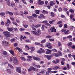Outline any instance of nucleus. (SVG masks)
<instances>
[{
    "mask_svg": "<svg viewBox=\"0 0 75 75\" xmlns=\"http://www.w3.org/2000/svg\"><path fill=\"white\" fill-rule=\"evenodd\" d=\"M30 68H31L32 70H33V71H35V68H34V67L33 66H31L30 67Z\"/></svg>",
    "mask_w": 75,
    "mask_h": 75,
    "instance_id": "nucleus-35",
    "label": "nucleus"
},
{
    "mask_svg": "<svg viewBox=\"0 0 75 75\" xmlns=\"http://www.w3.org/2000/svg\"><path fill=\"white\" fill-rule=\"evenodd\" d=\"M22 1L24 4H27V2L25 1V0H22Z\"/></svg>",
    "mask_w": 75,
    "mask_h": 75,
    "instance_id": "nucleus-57",
    "label": "nucleus"
},
{
    "mask_svg": "<svg viewBox=\"0 0 75 75\" xmlns=\"http://www.w3.org/2000/svg\"><path fill=\"white\" fill-rule=\"evenodd\" d=\"M69 12H70V13H72V14H74L75 12L74 10L72 9H69Z\"/></svg>",
    "mask_w": 75,
    "mask_h": 75,
    "instance_id": "nucleus-21",
    "label": "nucleus"
},
{
    "mask_svg": "<svg viewBox=\"0 0 75 75\" xmlns=\"http://www.w3.org/2000/svg\"><path fill=\"white\" fill-rule=\"evenodd\" d=\"M58 10H59V12H61L62 11V8H59L58 9Z\"/></svg>",
    "mask_w": 75,
    "mask_h": 75,
    "instance_id": "nucleus-58",
    "label": "nucleus"
},
{
    "mask_svg": "<svg viewBox=\"0 0 75 75\" xmlns=\"http://www.w3.org/2000/svg\"><path fill=\"white\" fill-rule=\"evenodd\" d=\"M35 11L36 14H40V11L39 10H35Z\"/></svg>",
    "mask_w": 75,
    "mask_h": 75,
    "instance_id": "nucleus-22",
    "label": "nucleus"
},
{
    "mask_svg": "<svg viewBox=\"0 0 75 75\" xmlns=\"http://www.w3.org/2000/svg\"><path fill=\"white\" fill-rule=\"evenodd\" d=\"M54 56H55V57H59L60 55L58 53H55Z\"/></svg>",
    "mask_w": 75,
    "mask_h": 75,
    "instance_id": "nucleus-37",
    "label": "nucleus"
},
{
    "mask_svg": "<svg viewBox=\"0 0 75 75\" xmlns=\"http://www.w3.org/2000/svg\"><path fill=\"white\" fill-rule=\"evenodd\" d=\"M51 33H55L56 32V29L55 28V27L53 26L51 28Z\"/></svg>",
    "mask_w": 75,
    "mask_h": 75,
    "instance_id": "nucleus-4",
    "label": "nucleus"
},
{
    "mask_svg": "<svg viewBox=\"0 0 75 75\" xmlns=\"http://www.w3.org/2000/svg\"><path fill=\"white\" fill-rule=\"evenodd\" d=\"M15 50H17L19 51L20 52H23V50H22V49H20V48L18 47L15 48Z\"/></svg>",
    "mask_w": 75,
    "mask_h": 75,
    "instance_id": "nucleus-6",
    "label": "nucleus"
},
{
    "mask_svg": "<svg viewBox=\"0 0 75 75\" xmlns=\"http://www.w3.org/2000/svg\"><path fill=\"white\" fill-rule=\"evenodd\" d=\"M38 32L39 34H41V30L40 29H38Z\"/></svg>",
    "mask_w": 75,
    "mask_h": 75,
    "instance_id": "nucleus-56",
    "label": "nucleus"
},
{
    "mask_svg": "<svg viewBox=\"0 0 75 75\" xmlns=\"http://www.w3.org/2000/svg\"><path fill=\"white\" fill-rule=\"evenodd\" d=\"M3 55H7V52L6 51H4L2 53Z\"/></svg>",
    "mask_w": 75,
    "mask_h": 75,
    "instance_id": "nucleus-26",
    "label": "nucleus"
},
{
    "mask_svg": "<svg viewBox=\"0 0 75 75\" xmlns=\"http://www.w3.org/2000/svg\"><path fill=\"white\" fill-rule=\"evenodd\" d=\"M33 58L34 60H36V61H40V60H41V59L39 57L33 56Z\"/></svg>",
    "mask_w": 75,
    "mask_h": 75,
    "instance_id": "nucleus-7",
    "label": "nucleus"
},
{
    "mask_svg": "<svg viewBox=\"0 0 75 75\" xmlns=\"http://www.w3.org/2000/svg\"><path fill=\"white\" fill-rule=\"evenodd\" d=\"M40 50H41L42 52V53H43L44 52V53H45V50H44V49L42 48H40Z\"/></svg>",
    "mask_w": 75,
    "mask_h": 75,
    "instance_id": "nucleus-28",
    "label": "nucleus"
},
{
    "mask_svg": "<svg viewBox=\"0 0 75 75\" xmlns=\"http://www.w3.org/2000/svg\"><path fill=\"white\" fill-rule=\"evenodd\" d=\"M72 37V36L71 35H69L67 37V38H71Z\"/></svg>",
    "mask_w": 75,
    "mask_h": 75,
    "instance_id": "nucleus-63",
    "label": "nucleus"
},
{
    "mask_svg": "<svg viewBox=\"0 0 75 75\" xmlns=\"http://www.w3.org/2000/svg\"><path fill=\"white\" fill-rule=\"evenodd\" d=\"M20 58L22 61H26V59L23 57L21 56V57Z\"/></svg>",
    "mask_w": 75,
    "mask_h": 75,
    "instance_id": "nucleus-19",
    "label": "nucleus"
},
{
    "mask_svg": "<svg viewBox=\"0 0 75 75\" xmlns=\"http://www.w3.org/2000/svg\"><path fill=\"white\" fill-rule=\"evenodd\" d=\"M23 25L25 28H27L28 27V25H25L24 24Z\"/></svg>",
    "mask_w": 75,
    "mask_h": 75,
    "instance_id": "nucleus-52",
    "label": "nucleus"
},
{
    "mask_svg": "<svg viewBox=\"0 0 75 75\" xmlns=\"http://www.w3.org/2000/svg\"><path fill=\"white\" fill-rule=\"evenodd\" d=\"M59 66H55L53 68V70H57L58 69H59Z\"/></svg>",
    "mask_w": 75,
    "mask_h": 75,
    "instance_id": "nucleus-14",
    "label": "nucleus"
},
{
    "mask_svg": "<svg viewBox=\"0 0 75 75\" xmlns=\"http://www.w3.org/2000/svg\"><path fill=\"white\" fill-rule=\"evenodd\" d=\"M72 44V43L71 42H70L69 43L67 44V46L69 47V48L71 47V45Z\"/></svg>",
    "mask_w": 75,
    "mask_h": 75,
    "instance_id": "nucleus-15",
    "label": "nucleus"
},
{
    "mask_svg": "<svg viewBox=\"0 0 75 75\" xmlns=\"http://www.w3.org/2000/svg\"><path fill=\"white\" fill-rule=\"evenodd\" d=\"M7 29L8 31H10L12 33H13V30H14V28H10L9 27L7 28Z\"/></svg>",
    "mask_w": 75,
    "mask_h": 75,
    "instance_id": "nucleus-9",
    "label": "nucleus"
},
{
    "mask_svg": "<svg viewBox=\"0 0 75 75\" xmlns=\"http://www.w3.org/2000/svg\"><path fill=\"white\" fill-rule=\"evenodd\" d=\"M58 52L59 54V55H60V56H62V53L60 51H59Z\"/></svg>",
    "mask_w": 75,
    "mask_h": 75,
    "instance_id": "nucleus-50",
    "label": "nucleus"
},
{
    "mask_svg": "<svg viewBox=\"0 0 75 75\" xmlns=\"http://www.w3.org/2000/svg\"><path fill=\"white\" fill-rule=\"evenodd\" d=\"M55 3H54L53 1H51L50 2V5L51 6H53V4H54V5H55Z\"/></svg>",
    "mask_w": 75,
    "mask_h": 75,
    "instance_id": "nucleus-18",
    "label": "nucleus"
},
{
    "mask_svg": "<svg viewBox=\"0 0 75 75\" xmlns=\"http://www.w3.org/2000/svg\"><path fill=\"white\" fill-rule=\"evenodd\" d=\"M3 34L5 35V37H9L10 36V33L9 32L6 31L4 32Z\"/></svg>",
    "mask_w": 75,
    "mask_h": 75,
    "instance_id": "nucleus-1",
    "label": "nucleus"
},
{
    "mask_svg": "<svg viewBox=\"0 0 75 75\" xmlns=\"http://www.w3.org/2000/svg\"><path fill=\"white\" fill-rule=\"evenodd\" d=\"M63 10L64 11H68V8H65L63 9Z\"/></svg>",
    "mask_w": 75,
    "mask_h": 75,
    "instance_id": "nucleus-59",
    "label": "nucleus"
},
{
    "mask_svg": "<svg viewBox=\"0 0 75 75\" xmlns=\"http://www.w3.org/2000/svg\"><path fill=\"white\" fill-rule=\"evenodd\" d=\"M52 51H53V52H58V51L57 50L55 49H52Z\"/></svg>",
    "mask_w": 75,
    "mask_h": 75,
    "instance_id": "nucleus-32",
    "label": "nucleus"
},
{
    "mask_svg": "<svg viewBox=\"0 0 75 75\" xmlns=\"http://www.w3.org/2000/svg\"><path fill=\"white\" fill-rule=\"evenodd\" d=\"M13 62L15 65L18 64V62L16 57H13Z\"/></svg>",
    "mask_w": 75,
    "mask_h": 75,
    "instance_id": "nucleus-2",
    "label": "nucleus"
},
{
    "mask_svg": "<svg viewBox=\"0 0 75 75\" xmlns=\"http://www.w3.org/2000/svg\"><path fill=\"white\" fill-rule=\"evenodd\" d=\"M46 42V40L44 39L41 42V44H43V43H44L45 42Z\"/></svg>",
    "mask_w": 75,
    "mask_h": 75,
    "instance_id": "nucleus-40",
    "label": "nucleus"
},
{
    "mask_svg": "<svg viewBox=\"0 0 75 75\" xmlns=\"http://www.w3.org/2000/svg\"><path fill=\"white\" fill-rule=\"evenodd\" d=\"M73 17H74V15L72 14L70 16V18H71V19H72Z\"/></svg>",
    "mask_w": 75,
    "mask_h": 75,
    "instance_id": "nucleus-49",
    "label": "nucleus"
},
{
    "mask_svg": "<svg viewBox=\"0 0 75 75\" xmlns=\"http://www.w3.org/2000/svg\"><path fill=\"white\" fill-rule=\"evenodd\" d=\"M6 71H7L8 74H11V70L9 69H6Z\"/></svg>",
    "mask_w": 75,
    "mask_h": 75,
    "instance_id": "nucleus-23",
    "label": "nucleus"
},
{
    "mask_svg": "<svg viewBox=\"0 0 75 75\" xmlns=\"http://www.w3.org/2000/svg\"><path fill=\"white\" fill-rule=\"evenodd\" d=\"M9 52L11 54H12V55H13V56L14 55V52L13 51V50H9Z\"/></svg>",
    "mask_w": 75,
    "mask_h": 75,
    "instance_id": "nucleus-17",
    "label": "nucleus"
},
{
    "mask_svg": "<svg viewBox=\"0 0 75 75\" xmlns=\"http://www.w3.org/2000/svg\"><path fill=\"white\" fill-rule=\"evenodd\" d=\"M37 52L39 54H42V51L40 50H39Z\"/></svg>",
    "mask_w": 75,
    "mask_h": 75,
    "instance_id": "nucleus-55",
    "label": "nucleus"
},
{
    "mask_svg": "<svg viewBox=\"0 0 75 75\" xmlns=\"http://www.w3.org/2000/svg\"><path fill=\"white\" fill-rule=\"evenodd\" d=\"M55 21V20H53V21H50L49 22V23L50 24H53L54 22Z\"/></svg>",
    "mask_w": 75,
    "mask_h": 75,
    "instance_id": "nucleus-41",
    "label": "nucleus"
},
{
    "mask_svg": "<svg viewBox=\"0 0 75 75\" xmlns=\"http://www.w3.org/2000/svg\"><path fill=\"white\" fill-rule=\"evenodd\" d=\"M42 13H43L44 14H48V11L45 10H43L42 11Z\"/></svg>",
    "mask_w": 75,
    "mask_h": 75,
    "instance_id": "nucleus-10",
    "label": "nucleus"
},
{
    "mask_svg": "<svg viewBox=\"0 0 75 75\" xmlns=\"http://www.w3.org/2000/svg\"><path fill=\"white\" fill-rule=\"evenodd\" d=\"M35 67L36 68H40L41 67V66H40V65H35Z\"/></svg>",
    "mask_w": 75,
    "mask_h": 75,
    "instance_id": "nucleus-46",
    "label": "nucleus"
},
{
    "mask_svg": "<svg viewBox=\"0 0 75 75\" xmlns=\"http://www.w3.org/2000/svg\"><path fill=\"white\" fill-rule=\"evenodd\" d=\"M30 49L32 51H34L35 50V48L33 47H31Z\"/></svg>",
    "mask_w": 75,
    "mask_h": 75,
    "instance_id": "nucleus-42",
    "label": "nucleus"
},
{
    "mask_svg": "<svg viewBox=\"0 0 75 75\" xmlns=\"http://www.w3.org/2000/svg\"><path fill=\"white\" fill-rule=\"evenodd\" d=\"M16 6V4H15V3H13L12 4H11V6L12 7H14Z\"/></svg>",
    "mask_w": 75,
    "mask_h": 75,
    "instance_id": "nucleus-47",
    "label": "nucleus"
},
{
    "mask_svg": "<svg viewBox=\"0 0 75 75\" xmlns=\"http://www.w3.org/2000/svg\"><path fill=\"white\" fill-rule=\"evenodd\" d=\"M62 60L61 61V65H64V62L65 61V59H64V58H62Z\"/></svg>",
    "mask_w": 75,
    "mask_h": 75,
    "instance_id": "nucleus-12",
    "label": "nucleus"
},
{
    "mask_svg": "<svg viewBox=\"0 0 75 75\" xmlns=\"http://www.w3.org/2000/svg\"><path fill=\"white\" fill-rule=\"evenodd\" d=\"M6 41H2V44L4 45V46H6Z\"/></svg>",
    "mask_w": 75,
    "mask_h": 75,
    "instance_id": "nucleus-20",
    "label": "nucleus"
},
{
    "mask_svg": "<svg viewBox=\"0 0 75 75\" xmlns=\"http://www.w3.org/2000/svg\"><path fill=\"white\" fill-rule=\"evenodd\" d=\"M9 15H10V16H13V13L11 12H9Z\"/></svg>",
    "mask_w": 75,
    "mask_h": 75,
    "instance_id": "nucleus-64",
    "label": "nucleus"
},
{
    "mask_svg": "<svg viewBox=\"0 0 75 75\" xmlns=\"http://www.w3.org/2000/svg\"><path fill=\"white\" fill-rule=\"evenodd\" d=\"M40 17H41L42 18H45V16H44V15H43V14H40Z\"/></svg>",
    "mask_w": 75,
    "mask_h": 75,
    "instance_id": "nucleus-45",
    "label": "nucleus"
},
{
    "mask_svg": "<svg viewBox=\"0 0 75 75\" xmlns=\"http://www.w3.org/2000/svg\"><path fill=\"white\" fill-rule=\"evenodd\" d=\"M7 3L8 6H11V4L10 3V0H8L7 1Z\"/></svg>",
    "mask_w": 75,
    "mask_h": 75,
    "instance_id": "nucleus-11",
    "label": "nucleus"
},
{
    "mask_svg": "<svg viewBox=\"0 0 75 75\" xmlns=\"http://www.w3.org/2000/svg\"><path fill=\"white\" fill-rule=\"evenodd\" d=\"M26 42H31V41L28 39H27L25 40Z\"/></svg>",
    "mask_w": 75,
    "mask_h": 75,
    "instance_id": "nucleus-51",
    "label": "nucleus"
},
{
    "mask_svg": "<svg viewBox=\"0 0 75 75\" xmlns=\"http://www.w3.org/2000/svg\"><path fill=\"white\" fill-rule=\"evenodd\" d=\"M45 57L47 58V59H48V60H50V59H51V56L49 55H45Z\"/></svg>",
    "mask_w": 75,
    "mask_h": 75,
    "instance_id": "nucleus-8",
    "label": "nucleus"
},
{
    "mask_svg": "<svg viewBox=\"0 0 75 75\" xmlns=\"http://www.w3.org/2000/svg\"><path fill=\"white\" fill-rule=\"evenodd\" d=\"M73 28H75V27H74L71 26V27H70V29L71 30H73Z\"/></svg>",
    "mask_w": 75,
    "mask_h": 75,
    "instance_id": "nucleus-60",
    "label": "nucleus"
},
{
    "mask_svg": "<svg viewBox=\"0 0 75 75\" xmlns=\"http://www.w3.org/2000/svg\"><path fill=\"white\" fill-rule=\"evenodd\" d=\"M51 37H52V36L49 35H47L46 37V38H50Z\"/></svg>",
    "mask_w": 75,
    "mask_h": 75,
    "instance_id": "nucleus-48",
    "label": "nucleus"
},
{
    "mask_svg": "<svg viewBox=\"0 0 75 75\" xmlns=\"http://www.w3.org/2000/svg\"><path fill=\"white\" fill-rule=\"evenodd\" d=\"M32 16L33 17H35V18H37V17H38V15H37V14H34V13H33L32 15Z\"/></svg>",
    "mask_w": 75,
    "mask_h": 75,
    "instance_id": "nucleus-25",
    "label": "nucleus"
},
{
    "mask_svg": "<svg viewBox=\"0 0 75 75\" xmlns=\"http://www.w3.org/2000/svg\"><path fill=\"white\" fill-rule=\"evenodd\" d=\"M16 71L17 72L19 73H21V67H18L16 68Z\"/></svg>",
    "mask_w": 75,
    "mask_h": 75,
    "instance_id": "nucleus-3",
    "label": "nucleus"
},
{
    "mask_svg": "<svg viewBox=\"0 0 75 75\" xmlns=\"http://www.w3.org/2000/svg\"><path fill=\"white\" fill-rule=\"evenodd\" d=\"M8 65L9 67H10L11 68H12V69H13L14 68V67H13L11 64H8Z\"/></svg>",
    "mask_w": 75,
    "mask_h": 75,
    "instance_id": "nucleus-33",
    "label": "nucleus"
},
{
    "mask_svg": "<svg viewBox=\"0 0 75 75\" xmlns=\"http://www.w3.org/2000/svg\"><path fill=\"white\" fill-rule=\"evenodd\" d=\"M41 27V24H40L37 25L35 26V27L36 28H38V27Z\"/></svg>",
    "mask_w": 75,
    "mask_h": 75,
    "instance_id": "nucleus-30",
    "label": "nucleus"
},
{
    "mask_svg": "<svg viewBox=\"0 0 75 75\" xmlns=\"http://www.w3.org/2000/svg\"><path fill=\"white\" fill-rule=\"evenodd\" d=\"M70 48H71V49H72V50H74L75 48V45H72L71 47Z\"/></svg>",
    "mask_w": 75,
    "mask_h": 75,
    "instance_id": "nucleus-34",
    "label": "nucleus"
},
{
    "mask_svg": "<svg viewBox=\"0 0 75 75\" xmlns=\"http://www.w3.org/2000/svg\"><path fill=\"white\" fill-rule=\"evenodd\" d=\"M50 56V57H51V58H52V57H54V56H55V53H53L52 54H51Z\"/></svg>",
    "mask_w": 75,
    "mask_h": 75,
    "instance_id": "nucleus-44",
    "label": "nucleus"
},
{
    "mask_svg": "<svg viewBox=\"0 0 75 75\" xmlns=\"http://www.w3.org/2000/svg\"><path fill=\"white\" fill-rule=\"evenodd\" d=\"M38 3L39 4H40V5H42V4H44V1H41V0H39L38 1Z\"/></svg>",
    "mask_w": 75,
    "mask_h": 75,
    "instance_id": "nucleus-13",
    "label": "nucleus"
},
{
    "mask_svg": "<svg viewBox=\"0 0 75 75\" xmlns=\"http://www.w3.org/2000/svg\"><path fill=\"white\" fill-rule=\"evenodd\" d=\"M68 33H69V30H67L64 33V34L66 35L67 34H69Z\"/></svg>",
    "mask_w": 75,
    "mask_h": 75,
    "instance_id": "nucleus-36",
    "label": "nucleus"
},
{
    "mask_svg": "<svg viewBox=\"0 0 75 75\" xmlns=\"http://www.w3.org/2000/svg\"><path fill=\"white\" fill-rule=\"evenodd\" d=\"M9 42H8L7 41H6V44L5 45V46H7L9 45Z\"/></svg>",
    "mask_w": 75,
    "mask_h": 75,
    "instance_id": "nucleus-54",
    "label": "nucleus"
},
{
    "mask_svg": "<svg viewBox=\"0 0 75 75\" xmlns=\"http://www.w3.org/2000/svg\"><path fill=\"white\" fill-rule=\"evenodd\" d=\"M12 23L13 24H14V25H16V26H18V24L16 22H12Z\"/></svg>",
    "mask_w": 75,
    "mask_h": 75,
    "instance_id": "nucleus-38",
    "label": "nucleus"
},
{
    "mask_svg": "<svg viewBox=\"0 0 75 75\" xmlns=\"http://www.w3.org/2000/svg\"><path fill=\"white\" fill-rule=\"evenodd\" d=\"M18 45V44L17 43H14V47H17Z\"/></svg>",
    "mask_w": 75,
    "mask_h": 75,
    "instance_id": "nucleus-62",
    "label": "nucleus"
},
{
    "mask_svg": "<svg viewBox=\"0 0 75 75\" xmlns=\"http://www.w3.org/2000/svg\"><path fill=\"white\" fill-rule=\"evenodd\" d=\"M51 15L52 17H54L55 16V14H54V13L53 12H51Z\"/></svg>",
    "mask_w": 75,
    "mask_h": 75,
    "instance_id": "nucleus-39",
    "label": "nucleus"
},
{
    "mask_svg": "<svg viewBox=\"0 0 75 75\" xmlns=\"http://www.w3.org/2000/svg\"><path fill=\"white\" fill-rule=\"evenodd\" d=\"M6 26H7V27H9V24L7 22H6Z\"/></svg>",
    "mask_w": 75,
    "mask_h": 75,
    "instance_id": "nucleus-53",
    "label": "nucleus"
},
{
    "mask_svg": "<svg viewBox=\"0 0 75 75\" xmlns=\"http://www.w3.org/2000/svg\"><path fill=\"white\" fill-rule=\"evenodd\" d=\"M25 29L23 28H21L19 30L21 31H23L25 30Z\"/></svg>",
    "mask_w": 75,
    "mask_h": 75,
    "instance_id": "nucleus-29",
    "label": "nucleus"
},
{
    "mask_svg": "<svg viewBox=\"0 0 75 75\" xmlns=\"http://www.w3.org/2000/svg\"><path fill=\"white\" fill-rule=\"evenodd\" d=\"M15 40H16V39L13 38L11 40V42H13L14 41H15Z\"/></svg>",
    "mask_w": 75,
    "mask_h": 75,
    "instance_id": "nucleus-61",
    "label": "nucleus"
},
{
    "mask_svg": "<svg viewBox=\"0 0 75 75\" xmlns=\"http://www.w3.org/2000/svg\"><path fill=\"white\" fill-rule=\"evenodd\" d=\"M56 62L57 64H58V63H59V59H56Z\"/></svg>",
    "mask_w": 75,
    "mask_h": 75,
    "instance_id": "nucleus-43",
    "label": "nucleus"
},
{
    "mask_svg": "<svg viewBox=\"0 0 75 75\" xmlns=\"http://www.w3.org/2000/svg\"><path fill=\"white\" fill-rule=\"evenodd\" d=\"M25 49H26L27 50H30V47L28 45H25Z\"/></svg>",
    "mask_w": 75,
    "mask_h": 75,
    "instance_id": "nucleus-24",
    "label": "nucleus"
},
{
    "mask_svg": "<svg viewBox=\"0 0 75 75\" xmlns=\"http://www.w3.org/2000/svg\"><path fill=\"white\" fill-rule=\"evenodd\" d=\"M31 33H33V34H34V35H40L39 34L37 33L34 32V31H32Z\"/></svg>",
    "mask_w": 75,
    "mask_h": 75,
    "instance_id": "nucleus-16",
    "label": "nucleus"
},
{
    "mask_svg": "<svg viewBox=\"0 0 75 75\" xmlns=\"http://www.w3.org/2000/svg\"><path fill=\"white\" fill-rule=\"evenodd\" d=\"M0 15L2 16H4L5 15V13L4 12L0 13Z\"/></svg>",
    "mask_w": 75,
    "mask_h": 75,
    "instance_id": "nucleus-31",
    "label": "nucleus"
},
{
    "mask_svg": "<svg viewBox=\"0 0 75 75\" xmlns=\"http://www.w3.org/2000/svg\"><path fill=\"white\" fill-rule=\"evenodd\" d=\"M51 44L50 43H49L46 45L45 46L46 47H50V46H51Z\"/></svg>",
    "mask_w": 75,
    "mask_h": 75,
    "instance_id": "nucleus-27",
    "label": "nucleus"
},
{
    "mask_svg": "<svg viewBox=\"0 0 75 75\" xmlns=\"http://www.w3.org/2000/svg\"><path fill=\"white\" fill-rule=\"evenodd\" d=\"M46 51H46V54H51V52H52V50H51L46 49Z\"/></svg>",
    "mask_w": 75,
    "mask_h": 75,
    "instance_id": "nucleus-5",
    "label": "nucleus"
}]
</instances>
